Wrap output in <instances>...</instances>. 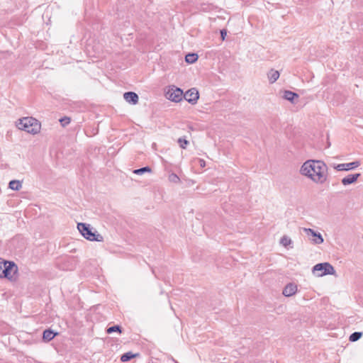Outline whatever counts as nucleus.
<instances>
[{
	"mask_svg": "<svg viewBox=\"0 0 363 363\" xmlns=\"http://www.w3.org/2000/svg\"><path fill=\"white\" fill-rule=\"evenodd\" d=\"M77 228L82 236L86 240L97 242L104 241V237L98 233L97 231H92L89 224L79 223Z\"/></svg>",
	"mask_w": 363,
	"mask_h": 363,
	"instance_id": "3",
	"label": "nucleus"
},
{
	"mask_svg": "<svg viewBox=\"0 0 363 363\" xmlns=\"http://www.w3.org/2000/svg\"><path fill=\"white\" fill-rule=\"evenodd\" d=\"M327 165L320 160H309L305 162L300 173L316 184H323L327 180Z\"/></svg>",
	"mask_w": 363,
	"mask_h": 363,
	"instance_id": "1",
	"label": "nucleus"
},
{
	"mask_svg": "<svg viewBox=\"0 0 363 363\" xmlns=\"http://www.w3.org/2000/svg\"><path fill=\"white\" fill-rule=\"evenodd\" d=\"M60 122L62 127H65L66 125L69 124V123L71 122V119L69 117L65 116L60 119Z\"/></svg>",
	"mask_w": 363,
	"mask_h": 363,
	"instance_id": "24",
	"label": "nucleus"
},
{
	"mask_svg": "<svg viewBox=\"0 0 363 363\" xmlns=\"http://www.w3.org/2000/svg\"><path fill=\"white\" fill-rule=\"evenodd\" d=\"M57 333H55L52 330L48 329L43 332V339L45 341L49 342L52 340L55 337Z\"/></svg>",
	"mask_w": 363,
	"mask_h": 363,
	"instance_id": "15",
	"label": "nucleus"
},
{
	"mask_svg": "<svg viewBox=\"0 0 363 363\" xmlns=\"http://www.w3.org/2000/svg\"><path fill=\"white\" fill-rule=\"evenodd\" d=\"M167 95L169 100L174 102H179L182 99L183 91L179 88L173 86L167 91Z\"/></svg>",
	"mask_w": 363,
	"mask_h": 363,
	"instance_id": "7",
	"label": "nucleus"
},
{
	"mask_svg": "<svg viewBox=\"0 0 363 363\" xmlns=\"http://www.w3.org/2000/svg\"><path fill=\"white\" fill-rule=\"evenodd\" d=\"M183 96L184 99L191 104H196L199 98V91L195 88H192L186 91Z\"/></svg>",
	"mask_w": 363,
	"mask_h": 363,
	"instance_id": "9",
	"label": "nucleus"
},
{
	"mask_svg": "<svg viewBox=\"0 0 363 363\" xmlns=\"http://www.w3.org/2000/svg\"><path fill=\"white\" fill-rule=\"evenodd\" d=\"M6 264L4 265V277L12 279L13 275L17 272L18 267L13 262L5 261Z\"/></svg>",
	"mask_w": 363,
	"mask_h": 363,
	"instance_id": "6",
	"label": "nucleus"
},
{
	"mask_svg": "<svg viewBox=\"0 0 363 363\" xmlns=\"http://www.w3.org/2000/svg\"><path fill=\"white\" fill-rule=\"evenodd\" d=\"M17 126L20 130L33 135L39 133L40 130V123L33 117H25L20 119Z\"/></svg>",
	"mask_w": 363,
	"mask_h": 363,
	"instance_id": "2",
	"label": "nucleus"
},
{
	"mask_svg": "<svg viewBox=\"0 0 363 363\" xmlns=\"http://www.w3.org/2000/svg\"><path fill=\"white\" fill-rule=\"evenodd\" d=\"M5 264H6L5 261L0 262V277H4V268Z\"/></svg>",
	"mask_w": 363,
	"mask_h": 363,
	"instance_id": "26",
	"label": "nucleus"
},
{
	"mask_svg": "<svg viewBox=\"0 0 363 363\" xmlns=\"http://www.w3.org/2000/svg\"><path fill=\"white\" fill-rule=\"evenodd\" d=\"M362 336V332H354L350 335L349 340L351 342H356Z\"/></svg>",
	"mask_w": 363,
	"mask_h": 363,
	"instance_id": "20",
	"label": "nucleus"
},
{
	"mask_svg": "<svg viewBox=\"0 0 363 363\" xmlns=\"http://www.w3.org/2000/svg\"><path fill=\"white\" fill-rule=\"evenodd\" d=\"M226 35H227V31L223 29V30H220V37L223 40H225Z\"/></svg>",
	"mask_w": 363,
	"mask_h": 363,
	"instance_id": "27",
	"label": "nucleus"
},
{
	"mask_svg": "<svg viewBox=\"0 0 363 363\" xmlns=\"http://www.w3.org/2000/svg\"><path fill=\"white\" fill-rule=\"evenodd\" d=\"M316 272H320V273L318 274V277H323L328 274L333 275L335 274L334 267L328 262L315 264L313 267V272L315 273Z\"/></svg>",
	"mask_w": 363,
	"mask_h": 363,
	"instance_id": "4",
	"label": "nucleus"
},
{
	"mask_svg": "<svg viewBox=\"0 0 363 363\" xmlns=\"http://www.w3.org/2000/svg\"><path fill=\"white\" fill-rule=\"evenodd\" d=\"M138 356H139L138 353L133 354L131 352H125L121 355V361L123 362H128V361H130V359H132L133 358L138 357Z\"/></svg>",
	"mask_w": 363,
	"mask_h": 363,
	"instance_id": "16",
	"label": "nucleus"
},
{
	"mask_svg": "<svg viewBox=\"0 0 363 363\" xmlns=\"http://www.w3.org/2000/svg\"><path fill=\"white\" fill-rule=\"evenodd\" d=\"M283 98L292 104H295V99L298 98V95L295 92L286 90L284 92Z\"/></svg>",
	"mask_w": 363,
	"mask_h": 363,
	"instance_id": "13",
	"label": "nucleus"
},
{
	"mask_svg": "<svg viewBox=\"0 0 363 363\" xmlns=\"http://www.w3.org/2000/svg\"><path fill=\"white\" fill-rule=\"evenodd\" d=\"M359 177V173L348 174L342 179L341 182L344 186H347L354 183Z\"/></svg>",
	"mask_w": 363,
	"mask_h": 363,
	"instance_id": "12",
	"label": "nucleus"
},
{
	"mask_svg": "<svg viewBox=\"0 0 363 363\" xmlns=\"http://www.w3.org/2000/svg\"><path fill=\"white\" fill-rule=\"evenodd\" d=\"M280 242L283 246L286 247L291 243V240L287 236H283Z\"/></svg>",
	"mask_w": 363,
	"mask_h": 363,
	"instance_id": "23",
	"label": "nucleus"
},
{
	"mask_svg": "<svg viewBox=\"0 0 363 363\" xmlns=\"http://www.w3.org/2000/svg\"><path fill=\"white\" fill-rule=\"evenodd\" d=\"M169 180L170 182H174V183H178V182H179L180 179L179 178V177L176 174L172 173L169 176Z\"/></svg>",
	"mask_w": 363,
	"mask_h": 363,
	"instance_id": "25",
	"label": "nucleus"
},
{
	"mask_svg": "<svg viewBox=\"0 0 363 363\" xmlns=\"http://www.w3.org/2000/svg\"><path fill=\"white\" fill-rule=\"evenodd\" d=\"M124 99L132 104H136L138 102V96L133 91H128L123 94Z\"/></svg>",
	"mask_w": 363,
	"mask_h": 363,
	"instance_id": "10",
	"label": "nucleus"
},
{
	"mask_svg": "<svg viewBox=\"0 0 363 363\" xmlns=\"http://www.w3.org/2000/svg\"><path fill=\"white\" fill-rule=\"evenodd\" d=\"M297 291V286L294 284H288L283 289V295L285 296H291Z\"/></svg>",
	"mask_w": 363,
	"mask_h": 363,
	"instance_id": "11",
	"label": "nucleus"
},
{
	"mask_svg": "<svg viewBox=\"0 0 363 363\" xmlns=\"http://www.w3.org/2000/svg\"><path fill=\"white\" fill-rule=\"evenodd\" d=\"M279 72L277 70L271 69L267 73V78L271 84L274 83L279 77Z\"/></svg>",
	"mask_w": 363,
	"mask_h": 363,
	"instance_id": "14",
	"label": "nucleus"
},
{
	"mask_svg": "<svg viewBox=\"0 0 363 363\" xmlns=\"http://www.w3.org/2000/svg\"><path fill=\"white\" fill-rule=\"evenodd\" d=\"M198 60V55L196 53H189L185 56V60L187 63L192 64Z\"/></svg>",
	"mask_w": 363,
	"mask_h": 363,
	"instance_id": "18",
	"label": "nucleus"
},
{
	"mask_svg": "<svg viewBox=\"0 0 363 363\" xmlns=\"http://www.w3.org/2000/svg\"><path fill=\"white\" fill-rule=\"evenodd\" d=\"M113 332H118L119 333H121V327L118 325H115L106 329V333L108 334H111Z\"/></svg>",
	"mask_w": 363,
	"mask_h": 363,
	"instance_id": "21",
	"label": "nucleus"
},
{
	"mask_svg": "<svg viewBox=\"0 0 363 363\" xmlns=\"http://www.w3.org/2000/svg\"><path fill=\"white\" fill-rule=\"evenodd\" d=\"M9 187L12 190L18 191L22 187V184L18 180H11L9 184Z\"/></svg>",
	"mask_w": 363,
	"mask_h": 363,
	"instance_id": "17",
	"label": "nucleus"
},
{
	"mask_svg": "<svg viewBox=\"0 0 363 363\" xmlns=\"http://www.w3.org/2000/svg\"><path fill=\"white\" fill-rule=\"evenodd\" d=\"M302 230L313 244L319 245L323 242V238L320 233L315 232L311 228H303Z\"/></svg>",
	"mask_w": 363,
	"mask_h": 363,
	"instance_id": "5",
	"label": "nucleus"
},
{
	"mask_svg": "<svg viewBox=\"0 0 363 363\" xmlns=\"http://www.w3.org/2000/svg\"><path fill=\"white\" fill-rule=\"evenodd\" d=\"M360 165V162L354 161L350 163L333 164L331 166L337 171H348L354 169Z\"/></svg>",
	"mask_w": 363,
	"mask_h": 363,
	"instance_id": "8",
	"label": "nucleus"
},
{
	"mask_svg": "<svg viewBox=\"0 0 363 363\" xmlns=\"http://www.w3.org/2000/svg\"><path fill=\"white\" fill-rule=\"evenodd\" d=\"M179 146L182 149H186V146L189 145V142L184 138H179L177 140Z\"/></svg>",
	"mask_w": 363,
	"mask_h": 363,
	"instance_id": "22",
	"label": "nucleus"
},
{
	"mask_svg": "<svg viewBox=\"0 0 363 363\" xmlns=\"http://www.w3.org/2000/svg\"><path fill=\"white\" fill-rule=\"evenodd\" d=\"M152 169L150 167H144L140 169H136L133 170V173L135 174H143L146 172H151Z\"/></svg>",
	"mask_w": 363,
	"mask_h": 363,
	"instance_id": "19",
	"label": "nucleus"
}]
</instances>
